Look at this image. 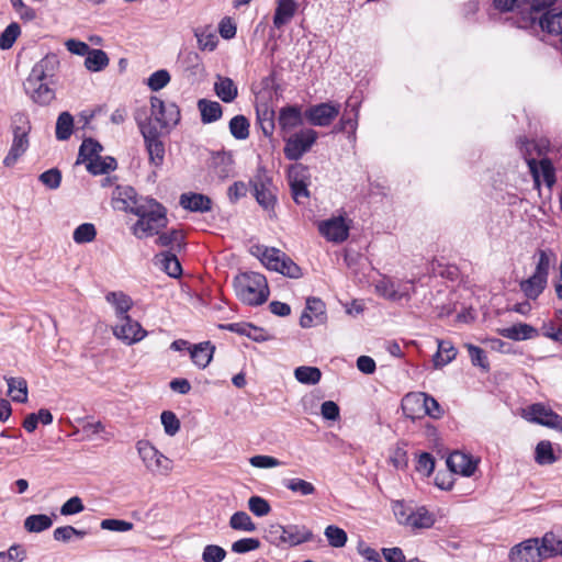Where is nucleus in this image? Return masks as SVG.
Masks as SVG:
<instances>
[{"instance_id": "35", "label": "nucleus", "mask_w": 562, "mask_h": 562, "mask_svg": "<svg viewBox=\"0 0 562 562\" xmlns=\"http://www.w3.org/2000/svg\"><path fill=\"white\" fill-rule=\"evenodd\" d=\"M539 551L541 559L562 554V539L557 537L553 532H547L542 539L539 540Z\"/></svg>"}, {"instance_id": "23", "label": "nucleus", "mask_w": 562, "mask_h": 562, "mask_svg": "<svg viewBox=\"0 0 562 562\" xmlns=\"http://www.w3.org/2000/svg\"><path fill=\"white\" fill-rule=\"evenodd\" d=\"M447 467L452 473L471 476L476 469V462L465 453L454 451L448 457Z\"/></svg>"}, {"instance_id": "1", "label": "nucleus", "mask_w": 562, "mask_h": 562, "mask_svg": "<svg viewBox=\"0 0 562 562\" xmlns=\"http://www.w3.org/2000/svg\"><path fill=\"white\" fill-rule=\"evenodd\" d=\"M557 0H494V8L501 12L518 11L514 24L518 29H533L539 25L549 34L562 35V11L548 10L542 15L541 11L551 7Z\"/></svg>"}, {"instance_id": "46", "label": "nucleus", "mask_w": 562, "mask_h": 562, "mask_svg": "<svg viewBox=\"0 0 562 562\" xmlns=\"http://www.w3.org/2000/svg\"><path fill=\"white\" fill-rule=\"evenodd\" d=\"M53 525L50 517L44 514L31 515L24 520V528L29 532H42Z\"/></svg>"}, {"instance_id": "17", "label": "nucleus", "mask_w": 562, "mask_h": 562, "mask_svg": "<svg viewBox=\"0 0 562 562\" xmlns=\"http://www.w3.org/2000/svg\"><path fill=\"white\" fill-rule=\"evenodd\" d=\"M541 560L538 538L525 540L513 547L509 552L510 562H541Z\"/></svg>"}, {"instance_id": "27", "label": "nucleus", "mask_w": 562, "mask_h": 562, "mask_svg": "<svg viewBox=\"0 0 562 562\" xmlns=\"http://www.w3.org/2000/svg\"><path fill=\"white\" fill-rule=\"evenodd\" d=\"M360 102L353 98H349L346 102L345 110L340 117V123L348 130V138L356 137V131L358 127Z\"/></svg>"}, {"instance_id": "29", "label": "nucleus", "mask_w": 562, "mask_h": 562, "mask_svg": "<svg viewBox=\"0 0 562 562\" xmlns=\"http://www.w3.org/2000/svg\"><path fill=\"white\" fill-rule=\"evenodd\" d=\"M498 333L501 336L512 340H527L539 335L536 327L526 323L514 324L513 326L499 329Z\"/></svg>"}, {"instance_id": "42", "label": "nucleus", "mask_w": 562, "mask_h": 562, "mask_svg": "<svg viewBox=\"0 0 562 562\" xmlns=\"http://www.w3.org/2000/svg\"><path fill=\"white\" fill-rule=\"evenodd\" d=\"M74 132V117L69 112H61L56 122L55 135L58 140H67Z\"/></svg>"}, {"instance_id": "4", "label": "nucleus", "mask_w": 562, "mask_h": 562, "mask_svg": "<svg viewBox=\"0 0 562 562\" xmlns=\"http://www.w3.org/2000/svg\"><path fill=\"white\" fill-rule=\"evenodd\" d=\"M234 289L239 301L249 306L262 305L270 293L266 277L252 271L236 276Z\"/></svg>"}, {"instance_id": "5", "label": "nucleus", "mask_w": 562, "mask_h": 562, "mask_svg": "<svg viewBox=\"0 0 562 562\" xmlns=\"http://www.w3.org/2000/svg\"><path fill=\"white\" fill-rule=\"evenodd\" d=\"M263 539L271 546L277 548H292L314 539L311 529L303 525L290 524L283 526L281 524H270L263 533Z\"/></svg>"}, {"instance_id": "31", "label": "nucleus", "mask_w": 562, "mask_h": 562, "mask_svg": "<svg viewBox=\"0 0 562 562\" xmlns=\"http://www.w3.org/2000/svg\"><path fill=\"white\" fill-rule=\"evenodd\" d=\"M214 92L223 102L231 103L237 98L238 88L232 78L217 75Z\"/></svg>"}, {"instance_id": "57", "label": "nucleus", "mask_w": 562, "mask_h": 562, "mask_svg": "<svg viewBox=\"0 0 562 562\" xmlns=\"http://www.w3.org/2000/svg\"><path fill=\"white\" fill-rule=\"evenodd\" d=\"M134 119L139 128L140 134L144 132L157 130V126L153 124L151 114L148 115L146 106H142L135 110Z\"/></svg>"}, {"instance_id": "54", "label": "nucleus", "mask_w": 562, "mask_h": 562, "mask_svg": "<svg viewBox=\"0 0 562 562\" xmlns=\"http://www.w3.org/2000/svg\"><path fill=\"white\" fill-rule=\"evenodd\" d=\"M324 535L326 536L329 546L334 548L344 547L348 539L346 531L335 525L327 526Z\"/></svg>"}, {"instance_id": "3", "label": "nucleus", "mask_w": 562, "mask_h": 562, "mask_svg": "<svg viewBox=\"0 0 562 562\" xmlns=\"http://www.w3.org/2000/svg\"><path fill=\"white\" fill-rule=\"evenodd\" d=\"M128 212L138 217L132 226V233L138 239L155 236L167 227V209L153 198L140 200L139 204L131 206Z\"/></svg>"}, {"instance_id": "9", "label": "nucleus", "mask_w": 562, "mask_h": 562, "mask_svg": "<svg viewBox=\"0 0 562 562\" xmlns=\"http://www.w3.org/2000/svg\"><path fill=\"white\" fill-rule=\"evenodd\" d=\"M13 125V140L8 155L3 159L5 167H12L29 148L30 122L24 115H16Z\"/></svg>"}, {"instance_id": "20", "label": "nucleus", "mask_w": 562, "mask_h": 562, "mask_svg": "<svg viewBox=\"0 0 562 562\" xmlns=\"http://www.w3.org/2000/svg\"><path fill=\"white\" fill-rule=\"evenodd\" d=\"M142 136L145 142L150 164L156 167L161 166L165 158V145L160 139L158 128L154 131H147V133L144 132Z\"/></svg>"}, {"instance_id": "41", "label": "nucleus", "mask_w": 562, "mask_h": 562, "mask_svg": "<svg viewBox=\"0 0 562 562\" xmlns=\"http://www.w3.org/2000/svg\"><path fill=\"white\" fill-rule=\"evenodd\" d=\"M109 65V57L102 49L90 48L85 59V66L88 70L98 72Z\"/></svg>"}, {"instance_id": "6", "label": "nucleus", "mask_w": 562, "mask_h": 562, "mask_svg": "<svg viewBox=\"0 0 562 562\" xmlns=\"http://www.w3.org/2000/svg\"><path fill=\"white\" fill-rule=\"evenodd\" d=\"M392 510L400 525L417 529H429L435 524V516L425 506L413 507L404 501L392 502Z\"/></svg>"}, {"instance_id": "28", "label": "nucleus", "mask_w": 562, "mask_h": 562, "mask_svg": "<svg viewBox=\"0 0 562 562\" xmlns=\"http://www.w3.org/2000/svg\"><path fill=\"white\" fill-rule=\"evenodd\" d=\"M214 351L215 347L211 341H202L193 345L189 353L191 360L198 368L205 369L210 364Z\"/></svg>"}, {"instance_id": "39", "label": "nucleus", "mask_w": 562, "mask_h": 562, "mask_svg": "<svg viewBox=\"0 0 562 562\" xmlns=\"http://www.w3.org/2000/svg\"><path fill=\"white\" fill-rule=\"evenodd\" d=\"M108 303L115 307L116 316L119 319L128 316L127 312L131 310L133 302L128 295L123 292H109L105 295Z\"/></svg>"}, {"instance_id": "33", "label": "nucleus", "mask_w": 562, "mask_h": 562, "mask_svg": "<svg viewBox=\"0 0 562 562\" xmlns=\"http://www.w3.org/2000/svg\"><path fill=\"white\" fill-rule=\"evenodd\" d=\"M548 281L531 274L528 279L519 282L520 291L528 300H537L547 288Z\"/></svg>"}, {"instance_id": "51", "label": "nucleus", "mask_w": 562, "mask_h": 562, "mask_svg": "<svg viewBox=\"0 0 562 562\" xmlns=\"http://www.w3.org/2000/svg\"><path fill=\"white\" fill-rule=\"evenodd\" d=\"M21 34L20 24L16 22L10 23L4 31L0 34V48L2 50L10 49Z\"/></svg>"}, {"instance_id": "44", "label": "nucleus", "mask_w": 562, "mask_h": 562, "mask_svg": "<svg viewBox=\"0 0 562 562\" xmlns=\"http://www.w3.org/2000/svg\"><path fill=\"white\" fill-rule=\"evenodd\" d=\"M294 376L300 383L314 385L321 381L322 372L316 367L301 366L294 370Z\"/></svg>"}, {"instance_id": "60", "label": "nucleus", "mask_w": 562, "mask_h": 562, "mask_svg": "<svg viewBox=\"0 0 562 562\" xmlns=\"http://www.w3.org/2000/svg\"><path fill=\"white\" fill-rule=\"evenodd\" d=\"M38 180L50 190H56L61 183V172L57 168H52L40 175Z\"/></svg>"}, {"instance_id": "38", "label": "nucleus", "mask_w": 562, "mask_h": 562, "mask_svg": "<svg viewBox=\"0 0 562 562\" xmlns=\"http://www.w3.org/2000/svg\"><path fill=\"white\" fill-rule=\"evenodd\" d=\"M86 168L93 176L105 175L115 170L117 168V162L115 158L111 156L102 157L99 154L93 160L87 164Z\"/></svg>"}, {"instance_id": "21", "label": "nucleus", "mask_w": 562, "mask_h": 562, "mask_svg": "<svg viewBox=\"0 0 562 562\" xmlns=\"http://www.w3.org/2000/svg\"><path fill=\"white\" fill-rule=\"evenodd\" d=\"M155 245L167 250H173L175 252H181L186 249V236L181 229L171 228L166 232H159L156 234Z\"/></svg>"}, {"instance_id": "7", "label": "nucleus", "mask_w": 562, "mask_h": 562, "mask_svg": "<svg viewBox=\"0 0 562 562\" xmlns=\"http://www.w3.org/2000/svg\"><path fill=\"white\" fill-rule=\"evenodd\" d=\"M257 203L266 211H273L277 204V188L265 166L257 168L256 175L249 181Z\"/></svg>"}, {"instance_id": "37", "label": "nucleus", "mask_w": 562, "mask_h": 562, "mask_svg": "<svg viewBox=\"0 0 562 562\" xmlns=\"http://www.w3.org/2000/svg\"><path fill=\"white\" fill-rule=\"evenodd\" d=\"M102 150L103 147L98 140L90 137L83 139L79 147L76 165L85 164L87 166V164L93 160Z\"/></svg>"}, {"instance_id": "47", "label": "nucleus", "mask_w": 562, "mask_h": 562, "mask_svg": "<svg viewBox=\"0 0 562 562\" xmlns=\"http://www.w3.org/2000/svg\"><path fill=\"white\" fill-rule=\"evenodd\" d=\"M257 123L267 137L272 136L276 124H274V111L271 109H265L257 111Z\"/></svg>"}, {"instance_id": "25", "label": "nucleus", "mask_w": 562, "mask_h": 562, "mask_svg": "<svg viewBox=\"0 0 562 562\" xmlns=\"http://www.w3.org/2000/svg\"><path fill=\"white\" fill-rule=\"evenodd\" d=\"M178 252L173 250H165L157 254L154 258L155 265L166 272L171 278H180L182 274V267L177 257Z\"/></svg>"}, {"instance_id": "62", "label": "nucleus", "mask_w": 562, "mask_h": 562, "mask_svg": "<svg viewBox=\"0 0 562 562\" xmlns=\"http://www.w3.org/2000/svg\"><path fill=\"white\" fill-rule=\"evenodd\" d=\"M276 272H279L292 279H299L302 277L301 267L297 263H295L288 255L284 257L283 261L280 263V267Z\"/></svg>"}, {"instance_id": "36", "label": "nucleus", "mask_w": 562, "mask_h": 562, "mask_svg": "<svg viewBox=\"0 0 562 562\" xmlns=\"http://www.w3.org/2000/svg\"><path fill=\"white\" fill-rule=\"evenodd\" d=\"M458 350L449 340H438V350L432 358L435 368H442L456 359Z\"/></svg>"}, {"instance_id": "55", "label": "nucleus", "mask_w": 562, "mask_h": 562, "mask_svg": "<svg viewBox=\"0 0 562 562\" xmlns=\"http://www.w3.org/2000/svg\"><path fill=\"white\" fill-rule=\"evenodd\" d=\"M170 74L166 69L153 72L147 79V86L151 91H159L170 82Z\"/></svg>"}, {"instance_id": "19", "label": "nucleus", "mask_w": 562, "mask_h": 562, "mask_svg": "<svg viewBox=\"0 0 562 562\" xmlns=\"http://www.w3.org/2000/svg\"><path fill=\"white\" fill-rule=\"evenodd\" d=\"M319 233L328 240L335 243L345 241L348 238V226L342 217H333L323 221L318 226Z\"/></svg>"}, {"instance_id": "32", "label": "nucleus", "mask_w": 562, "mask_h": 562, "mask_svg": "<svg viewBox=\"0 0 562 562\" xmlns=\"http://www.w3.org/2000/svg\"><path fill=\"white\" fill-rule=\"evenodd\" d=\"M200 111L201 122L203 124H211L218 121L223 115V108L217 101L209 99H200L196 103Z\"/></svg>"}, {"instance_id": "24", "label": "nucleus", "mask_w": 562, "mask_h": 562, "mask_svg": "<svg viewBox=\"0 0 562 562\" xmlns=\"http://www.w3.org/2000/svg\"><path fill=\"white\" fill-rule=\"evenodd\" d=\"M425 396L426 393L423 392H413L406 394L402 398V409L403 414L411 419L420 418L424 416V406H425Z\"/></svg>"}, {"instance_id": "2", "label": "nucleus", "mask_w": 562, "mask_h": 562, "mask_svg": "<svg viewBox=\"0 0 562 562\" xmlns=\"http://www.w3.org/2000/svg\"><path fill=\"white\" fill-rule=\"evenodd\" d=\"M59 67L56 54H47L37 61L23 83L26 94L40 104L47 105L55 99V90L50 87Z\"/></svg>"}, {"instance_id": "15", "label": "nucleus", "mask_w": 562, "mask_h": 562, "mask_svg": "<svg viewBox=\"0 0 562 562\" xmlns=\"http://www.w3.org/2000/svg\"><path fill=\"white\" fill-rule=\"evenodd\" d=\"M326 322V306L318 297H308L306 306L300 317V326L302 328H311Z\"/></svg>"}, {"instance_id": "61", "label": "nucleus", "mask_w": 562, "mask_h": 562, "mask_svg": "<svg viewBox=\"0 0 562 562\" xmlns=\"http://www.w3.org/2000/svg\"><path fill=\"white\" fill-rule=\"evenodd\" d=\"M160 419L167 435L175 436L179 431L180 420L173 412L164 411L161 413Z\"/></svg>"}, {"instance_id": "34", "label": "nucleus", "mask_w": 562, "mask_h": 562, "mask_svg": "<svg viewBox=\"0 0 562 562\" xmlns=\"http://www.w3.org/2000/svg\"><path fill=\"white\" fill-rule=\"evenodd\" d=\"M256 255L259 257L261 262L269 269L277 271L280 267V263L283 261L286 254L277 248H269L263 246L256 247Z\"/></svg>"}, {"instance_id": "13", "label": "nucleus", "mask_w": 562, "mask_h": 562, "mask_svg": "<svg viewBox=\"0 0 562 562\" xmlns=\"http://www.w3.org/2000/svg\"><path fill=\"white\" fill-rule=\"evenodd\" d=\"M375 291L386 300L398 302L402 300L409 301L415 293V288L412 280L395 282L390 278H383L375 284Z\"/></svg>"}, {"instance_id": "45", "label": "nucleus", "mask_w": 562, "mask_h": 562, "mask_svg": "<svg viewBox=\"0 0 562 562\" xmlns=\"http://www.w3.org/2000/svg\"><path fill=\"white\" fill-rule=\"evenodd\" d=\"M229 527L234 530L254 532L257 529L251 517L243 510L234 513L229 518Z\"/></svg>"}, {"instance_id": "50", "label": "nucleus", "mask_w": 562, "mask_h": 562, "mask_svg": "<svg viewBox=\"0 0 562 562\" xmlns=\"http://www.w3.org/2000/svg\"><path fill=\"white\" fill-rule=\"evenodd\" d=\"M117 199L125 204L124 210L128 212L131 206H136L140 200H148L149 198L138 196L132 187H117Z\"/></svg>"}, {"instance_id": "30", "label": "nucleus", "mask_w": 562, "mask_h": 562, "mask_svg": "<svg viewBox=\"0 0 562 562\" xmlns=\"http://www.w3.org/2000/svg\"><path fill=\"white\" fill-rule=\"evenodd\" d=\"M297 3L295 0H278L273 15V25L281 29L286 25L295 15Z\"/></svg>"}, {"instance_id": "56", "label": "nucleus", "mask_w": 562, "mask_h": 562, "mask_svg": "<svg viewBox=\"0 0 562 562\" xmlns=\"http://www.w3.org/2000/svg\"><path fill=\"white\" fill-rule=\"evenodd\" d=\"M467 349L469 351L471 362L474 367H480L484 371L490 370V363L487 361L486 353L482 348L472 344H468Z\"/></svg>"}, {"instance_id": "53", "label": "nucleus", "mask_w": 562, "mask_h": 562, "mask_svg": "<svg viewBox=\"0 0 562 562\" xmlns=\"http://www.w3.org/2000/svg\"><path fill=\"white\" fill-rule=\"evenodd\" d=\"M136 448L138 451V454L140 459L143 460L146 469L148 470L153 462L155 461V458L160 452L158 451L149 441L147 440H139L136 443Z\"/></svg>"}, {"instance_id": "11", "label": "nucleus", "mask_w": 562, "mask_h": 562, "mask_svg": "<svg viewBox=\"0 0 562 562\" xmlns=\"http://www.w3.org/2000/svg\"><path fill=\"white\" fill-rule=\"evenodd\" d=\"M317 136V132L312 128L301 130L291 135L285 139L283 148L285 158L294 161L301 159L305 153L310 151Z\"/></svg>"}, {"instance_id": "22", "label": "nucleus", "mask_w": 562, "mask_h": 562, "mask_svg": "<svg viewBox=\"0 0 562 562\" xmlns=\"http://www.w3.org/2000/svg\"><path fill=\"white\" fill-rule=\"evenodd\" d=\"M304 114L299 105H286L280 109L278 123L283 132H290L303 125Z\"/></svg>"}, {"instance_id": "58", "label": "nucleus", "mask_w": 562, "mask_h": 562, "mask_svg": "<svg viewBox=\"0 0 562 562\" xmlns=\"http://www.w3.org/2000/svg\"><path fill=\"white\" fill-rule=\"evenodd\" d=\"M86 535V530H79L72 526H63L54 530L53 537L56 541L68 542L74 536L83 538Z\"/></svg>"}, {"instance_id": "8", "label": "nucleus", "mask_w": 562, "mask_h": 562, "mask_svg": "<svg viewBox=\"0 0 562 562\" xmlns=\"http://www.w3.org/2000/svg\"><path fill=\"white\" fill-rule=\"evenodd\" d=\"M517 144L521 155L526 159L536 187L540 186V173L538 169V166H540L543 180L546 184L551 188L555 183V170L551 160L549 158H542L538 162L535 158H531L530 147L533 146V144L530 143L526 137H519Z\"/></svg>"}, {"instance_id": "64", "label": "nucleus", "mask_w": 562, "mask_h": 562, "mask_svg": "<svg viewBox=\"0 0 562 562\" xmlns=\"http://www.w3.org/2000/svg\"><path fill=\"white\" fill-rule=\"evenodd\" d=\"M226 557V551L216 544H207L202 553L204 562H222Z\"/></svg>"}, {"instance_id": "43", "label": "nucleus", "mask_w": 562, "mask_h": 562, "mask_svg": "<svg viewBox=\"0 0 562 562\" xmlns=\"http://www.w3.org/2000/svg\"><path fill=\"white\" fill-rule=\"evenodd\" d=\"M229 132L232 136L238 140H244L249 136V121L245 115H235L231 119Z\"/></svg>"}, {"instance_id": "52", "label": "nucleus", "mask_w": 562, "mask_h": 562, "mask_svg": "<svg viewBox=\"0 0 562 562\" xmlns=\"http://www.w3.org/2000/svg\"><path fill=\"white\" fill-rule=\"evenodd\" d=\"M535 460L538 464H552L557 458L550 441H540L536 447Z\"/></svg>"}, {"instance_id": "16", "label": "nucleus", "mask_w": 562, "mask_h": 562, "mask_svg": "<svg viewBox=\"0 0 562 562\" xmlns=\"http://www.w3.org/2000/svg\"><path fill=\"white\" fill-rule=\"evenodd\" d=\"M528 415L532 423L562 431V416L541 403L530 405Z\"/></svg>"}, {"instance_id": "18", "label": "nucleus", "mask_w": 562, "mask_h": 562, "mask_svg": "<svg viewBox=\"0 0 562 562\" xmlns=\"http://www.w3.org/2000/svg\"><path fill=\"white\" fill-rule=\"evenodd\" d=\"M122 324L113 329L114 336L127 345L140 341L146 336V330L140 324L130 316L120 319Z\"/></svg>"}, {"instance_id": "10", "label": "nucleus", "mask_w": 562, "mask_h": 562, "mask_svg": "<svg viewBox=\"0 0 562 562\" xmlns=\"http://www.w3.org/2000/svg\"><path fill=\"white\" fill-rule=\"evenodd\" d=\"M150 114L161 130L172 128L179 124L181 112L175 102L166 103L162 99L150 97Z\"/></svg>"}, {"instance_id": "48", "label": "nucleus", "mask_w": 562, "mask_h": 562, "mask_svg": "<svg viewBox=\"0 0 562 562\" xmlns=\"http://www.w3.org/2000/svg\"><path fill=\"white\" fill-rule=\"evenodd\" d=\"M283 486L293 493H297L302 496L312 495L315 493V486L302 479H286L282 482Z\"/></svg>"}, {"instance_id": "14", "label": "nucleus", "mask_w": 562, "mask_h": 562, "mask_svg": "<svg viewBox=\"0 0 562 562\" xmlns=\"http://www.w3.org/2000/svg\"><path fill=\"white\" fill-rule=\"evenodd\" d=\"M339 112V104L323 102L307 108L304 116L311 125L328 126L338 116Z\"/></svg>"}, {"instance_id": "12", "label": "nucleus", "mask_w": 562, "mask_h": 562, "mask_svg": "<svg viewBox=\"0 0 562 562\" xmlns=\"http://www.w3.org/2000/svg\"><path fill=\"white\" fill-rule=\"evenodd\" d=\"M307 171V167L302 164L291 166L288 171L292 199L297 205H306L310 200Z\"/></svg>"}, {"instance_id": "49", "label": "nucleus", "mask_w": 562, "mask_h": 562, "mask_svg": "<svg viewBox=\"0 0 562 562\" xmlns=\"http://www.w3.org/2000/svg\"><path fill=\"white\" fill-rule=\"evenodd\" d=\"M97 229L92 223L80 224L72 234V239L76 244H87L95 239Z\"/></svg>"}, {"instance_id": "26", "label": "nucleus", "mask_w": 562, "mask_h": 562, "mask_svg": "<svg viewBox=\"0 0 562 562\" xmlns=\"http://www.w3.org/2000/svg\"><path fill=\"white\" fill-rule=\"evenodd\" d=\"M179 204L190 212L206 213L212 211L211 198L202 193H183L180 195Z\"/></svg>"}, {"instance_id": "40", "label": "nucleus", "mask_w": 562, "mask_h": 562, "mask_svg": "<svg viewBox=\"0 0 562 562\" xmlns=\"http://www.w3.org/2000/svg\"><path fill=\"white\" fill-rule=\"evenodd\" d=\"M8 394L13 402L25 403L27 401V382L24 378H8Z\"/></svg>"}, {"instance_id": "59", "label": "nucleus", "mask_w": 562, "mask_h": 562, "mask_svg": "<svg viewBox=\"0 0 562 562\" xmlns=\"http://www.w3.org/2000/svg\"><path fill=\"white\" fill-rule=\"evenodd\" d=\"M248 508L257 517L267 516L271 512L270 504L261 496H251L248 499Z\"/></svg>"}, {"instance_id": "63", "label": "nucleus", "mask_w": 562, "mask_h": 562, "mask_svg": "<svg viewBox=\"0 0 562 562\" xmlns=\"http://www.w3.org/2000/svg\"><path fill=\"white\" fill-rule=\"evenodd\" d=\"M260 541L257 538H243L232 544L234 553L244 554L260 548Z\"/></svg>"}]
</instances>
